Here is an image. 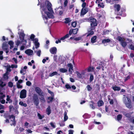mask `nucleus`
I'll list each match as a JSON object with an SVG mask.
<instances>
[{"label":"nucleus","mask_w":134,"mask_h":134,"mask_svg":"<svg viewBox=\"0 0 134 134\" xmlns=\"http://www.w3.org/2000/svg\"><path fill=\"white\" fill-rule=\"evenodd\" d=\"M31 84V83L29 81H28L26 82V85L28 86H30Z\"/></svg>","instance_id":"bf43d9fd"},{"label":"nucleus","mask_w":134,"mask_h":134,"mask_svg":"<svg viewBox=\"0 0 134 134\" xmlns=\"http://www.w3.org/2000/svg\"><path fill=\"white\" fill-rule=\"evenodd\" d=\"M25 52L26 54L29 55H31L32 54L33 51L32 50L29 49H27L25 51Z\"/></svg>","instance_id":"f8f14e48"},{"label":"nucleus","mask_w":134,"mask_h":134,"mask_svg":"<svg viewBox=\"0 0 134 134\" xmlns=\"http://www.w3.org/2000/svg\"><path fill=\"white\" fill-rule=\"evenodd\" d=\"M68 3V1L67 0H65L64 3V7H65L66 6Z\"/></svg>","instance_id":"4d7b16f0"},{"label":"nucleus","mask_w":134,"mask_h":134,"mask_svg":"<svg viewBox=\"0 0 134 134\" xmlns=\"http://www.w3.org/2000/svg\"><path fill=\"white\" fill-rule=\"evenodd\" d=\"M109 30H104L103 31V35H106V34H109Z\"/></svg>","instance_id":"72a5a7b5"},{"label":"nucleus","mask_w":134,"mask_h":134,"mask_svg":"<svg viewBox=\"0 0 134 134\" xmlns=\"http://www.w3.org/2000/svg\"><path fill=\"white\" fill-rule=\"evenodd\" d=\"M35 46V48H37L39 47L40 43L39 42L34 43Z\"/></svg>","instance_id":"8fccbe9b"},{"label":"nucleus","mask_w":134,"mask_h":134,"mask_svg":"<svg viewBox=\"0 0 134 134\" xmlns=\"http://www.w3.org/2000/svg\"><path fill=\"white\" fill-rule=\"evenodd\" d=\"M7 98L6 99V100L8 101V103L10 104L12 103V100L10 99V97L9 96V95H7Z\"/></svg>","instance_id":"4be33fe9"},{"label":"nucleus","mask_w":134,"mask_h":134,"mask_svg":"<svg viewBox=\"0 0 134 134\" xmlns=\"http://www.w3.org/2000/svg\"><path fill=\"white\" fill-rule=\"evenodd\" d=\"M32 100L34 104L36 106H37L39 103L38 97L37 94H34L32 97Z\"/></svg>","instance_id":"20e7f679"},{"label":"nucleus","mask_w":134,"mask_h":134,"mask_svg":"<svg viewBox=\"0 0 134 134\" xmlns=\"http://www.w3.org/2000/svg\"><path fill=\"white\" fill-rule=\"evenodd\" d=\"M8 85L10 88H12L13 87V83L11 82H9L8 83Z\"/></svg>","instance_id":"37998d69"},{"label":"nucleus","mask_w":134,"mask_h":134,"mask_svg":"<svg viewBox=\"0 0 134 134\" xmlns=\"http://www.w3.org/2000/svg\"><path fill=\"white\" fill-rule=\"evenodd\" d=\"M131 76L130 75H128L126 77H125V79H124V82H126L128 80H129Z\"/></svg>","instance_id":"f704fd0d"},{"label":"nucleus","mask_w":134,"mask_h":134,"mask_svg":"<svg viewBox=\"0 0 134 134\" xmlns=\"http://www.w3.org/2000/svg\"><path fill=\"white\" fill-rule=\"evenodd\" d=\"M65 87L67 89H70L71 88V86L68 84H66L65 85Z\"/></svg>","instance_id":"de8ad7c7"},{"label":"nucleus","mask_w":134,"mask_h":134,"mask_svg":"<svg viewBox=\"0 0 134 134\" xmlns=\"http://www.w3.org/2000/svg\"><path fill=\"white\" fill-rule=\"evenodd\" d=\"M111 41L108 38L107 39H104L102 41V43L104 44L105 43H109Z\"/></svg>","instance_id":"412c9836"},{"label":"nucleus","mask_w":134,"mask_h":134,"mask_svg":"<svg viewBox=\"0 0 134 134\" xmlns=\"http://www.w3.org/2000/svg\"><path fill=\"white\" fill-rule=\"evenodd\" d=\"M90 102L91 103L90 104V107L93 109H95V107L94 105V103L92 101H91Z\"/></svg>","instance_id":"393cba45"},{"label":"nucleus","mask_w":134,"mask_h":134,"mask_svg":"<svg viewBox=\"0 0 134 134\" xmlns=\"http://www.w3.org/2000/svg\"><path fill=\"white\" fill-rule=\"evenodd\" d=\"M69 37V35L68 34H66L64 36L61 37L60 38V40H64L66 38Z\"/></svg>","instance_id":"c756f323"},{"label":"nucleus","mask_w":134,"mask_h":134,"mask_svg":"<svg viewBox=\"0 0 134 134\" xmlns=\"http://www.w3.org/2000/svg\"><path fill=\"white\" fill-rule=\"evenodd\" d=\"M45 4L46 5L48 10L50 12L46 11V8H44V7H41L43 8L42 10L45 13L47 14V17L49 18L53 19L54 18V15L51 13L53 12V9L52 8V4L48 1H46L45 2Z\"/></svg>","instance_id":"f257e3e1"},{"label":"nucleus","mask_w":134,"mask_h":134,"mask_svg":"<svg viewBox=\"0 0 134 134\" xmlns=\"http://www.w3.org/2000/svg\"><path fill=\"white\" fill-rule=\"evenodd\" d=\"M7 118H8L9 119H10L12 118L13 119H15V116L13 115H9L7 116Z\"/></svg>","instance_id":"4c0bfd02"},{"label":"nucleus","mask_w":134,"mask_h":134,"mask_svg":"<svg viewBox=\"0 0 134 134\" xmlns=\"http://www.w3.org/2000/svg\"><path fill=\"white\" fill-rule=\"evenodd\" d=\"M0 83H0V87H1L2 88H3L6 85V84L5 83L3 84V82L1 80H0Z\"/></svg>","instance_id":"c85d7f7f"},{"label":"nucleus","mask_w":134,"mask_h":134,"mask_svg":"<svg viewBox=\"0 0 134 134\" xmlns=\"http://www.w3.org/2000/svg\"><path fill=\"white\" fill-rule=\"evenodd\" d=\"M48 92L50 94L51 96L54 97V93L52 92L50 90L48 89Z\"/></svg>","instance_id":"a19ab883"},{"label":"nucleus","mask_w":134,"mask_h":134,"mask_svg":"<svg viewBox=\"0 0 134 134\" xmlns=\"http://www.w3.org/2000/svg\"><path fill=\"white\" fill-rule=\"evenodd\" d=\"M116 39L120 42L121 45L123 48H124L126 47L127 45V43L123 38L120 36H118L117 38Z\"/></svg>","instance_id":"7ed1b4c3"},{"label":"nucleus","mask_w":134,"mask_h":134,"mask_svg":"<svg viewBox=\"0 0 134 134\" xmlns=\"http://www.w3.org/2000/svg\"><path fill=\"white\" fill-rule=\"evenodd\" d=\"M54 99V97H48L47 98V102L48 103L52 102Z\"/></svg>","instance_id":"9b49d317"},{"label":"nucleus","mask_w":134,"mask_h":134,"mask_svg":"<svg viewBox=\"0 0 134 134\" xmlns=\"http://www.w3.org/2000/svg\"><path fill=\"white\" fill-rule=\"evenodd\" d=\"M89 20L91 22V30H94L96 28L95 27L97 25L96 20L92 17H90L89 18Z\"/></svg>","instance_id":"f03ea898"},{"label":"nucleus","mask_w":134,"mask_h":134,"mask_svg":"<svg viewBox=\"0 0 134 134\" xmlns=\"http://www.w3.org/2000/svg\"><path fill=\"white\" fill-rule=\"evenodd\" d=\"M16 85L17 87L18 88H22V86L21 85H20L19 83H17Z\"/></svg>","instance_id":"603ef678"},{"label":"nucleus","mask_w":134,"mask_h":134,"mask_svg":"<svg viewBox=\"0 0 134 134\" xmlns=\"http://www.w3.org/2000/svg\"><path fill=\"white\" fill-rule=\"evenodd\" d=\"M35 90L39 96H44V92L42 91V90L39 87H36L35 88Z\"/></svg>","instance_id":"423d86ee"},{"label":"nucleus","mask_w":134,"mask_h":134,"mask_svg":"<svg viewBox=\"0 0 134 134\" xmlns=\"http://www.w3.org/2000/svg\"><path fill=\"white\" fill-rule=\"evenodd\" d=\"M41 98H40V99L41 100H42V101H43V102H46V100L45 99V98H44V96H41Z\"/></svg>","instance_id":"338daca9"},{"label":"nucleus","mask_w":134,"mask_h":134,"mask_svg":"<svg viewBox=\"0 0 134 134\" xmlns=\"http://www.w3.org/2000/svg\"><path fill=\"white\" fill-rule=\"evenodd\" d=\"M19 105H21L22 107H26L27 106L26 104L25 103H24L22 101H20L19 103Z\"/></svg>","instance_id":"bb28decb"},{"label":"nucleus","mask_w":134,"mask_h":134,"mask_svg":"<svg viewBox=\"0 0 134 134\" xmlns=\"http://www.w3.org/2000/svg\"><path fill=\"white\" fill-rule=\"evenodd\" d=\"M25 36V34L23 33H21L20 35V38L21 39H22L23 41L24 39V37Z\"/></svg>","instance_id":"5701e85b"},{"label":"nucleus","mask_w":134,"mask_h":134,"mask_svg":"<svg viewBox=\"0 0 134 134\" xmlns=\"http://www.w3.org/2000/svg\"><path fill=\"white\" fill-rule=\"evenodd\" d=\"M15 119H13V120H11V122H12L10 124L11 126L13 125L14 126H15L16 125V121L15 120Z\"/></svg>","instance_id":"a878e982"},{"label":"nucleus","mask_w":134,"mask_h":134,"mask_svg":"<svg viewBox=\"0 0 134 134\" xmlns=\"http://www.w3.org/2000/svg\"><path fill=\"white\" fill-rule=\"evenodd\" d=\"M41 51L39 50L37 52V55L39 57H40L41 55Z\"/></svg>","instance_id":"5fc2aeb1"},{"label":"nucleus","mask_w":134,"mask_h":134,"mask_svg":"<svg viewBox=\"0 0 134 134\" xmlns=\"http://www.w3.org/2000/svg\"><path fill=\"white\" fill-rule=\"evenodd\" d=\"M88 11V9L86 7L85 8H82L81 10L80 15H83L86 14Z\"/></svg>","instance_id":"6e6552de"},{"label":"nucleus","mask_w":134,"mask_h":134,"mask_svg":"<svg viewBox=\"0 0 134 134\" xmlns=\"http://www.w3.org/2000/svg\"><path fill=\"white\" fill-rule=\"evenodd\" d=\"M58 74V72L56 71H54L51 73H50L49 74V76L51 77H52L55 75H57Z\"/></svg>","instance_id":"7c9ffc66"},{"label":"nucleus","mask_w":134,"mask_h":134,"mask_svg":"<svg viewBox=\"0 0 134 134\" xmlns=\"http://www.w3.org/2000/svg\"><path fill=\"white\" fill-rule=\"evenodd\" d=\"M8 44L10 45V48L11 49L14 47L13 44H14V42L12 41H9L8 43Z\"/></svg>","instance_id":"b1692460"},{"label":"nucleus","mask_w":134,"mask_h":134,"mask_svg":"<svg viewBox=\"0 0 134 134\" xmlns=\"http://www.w3.org/2000/svg\"><path fill=\"white\" fill-rule=\"evenodd\" d=\"M9 74L8 72L6 71L5 73L3 76V78L4 80H7L9 79V76H8Z\"/></svg>","instance_id":"ddd939ff"},{"label":"nucleus","mask_w":134,"mask_h":134,"mask_svg":"<svg viewBox=\"0 0 134 134\" xmlns=\"http://www.w3.org/2000/svg\"><path fill=\"white\" fill-rule=\"evenodd\" d=\"M124 115L125 116L128 118H130L131 117V115L129 113H127L125 114H124Z\"/></svg>","instance_id":"79ce46f5"},{"label":"nucleus","mask_w":134,"mask_h":134,"mask_svg":"<svg viewBox=\"0 0 134 134\" xmlns=\"http://www.w3.org/2000/svg\"><path fill=\"white\" fill-rule=\"evenodd\" d=\"M65 21L64 23L65 24H68L70 22L71 20L69 18H66L65 19Z\"/></svg>","instance_id":"473e14b6"},{"label":"nucleus","mask_w":134,"mask_h":134,"mask_svg":"<svg viewBox=\"0 0 134 134\" xmlns=\"http://www.w3.org/2000/svg\"><path fill=\"white\" fill-rule=\"evenodd\" d=\"M76 74L78 77L79 78H81L82 77V76L81 74H80L78 71H77Z\"/></svg>","instance_id":"ea45409f"},{"label":"nucleus","mask_w":134,"mask_h":134,"mask_svg":"<svg viewBox=\"0 0 134 134\" xmlns=\"http://www.w3.org/2000/svg\"><path fill=\"white\" fill-rule=\"evenodd\" d=\"M112 89L115 91H119L121 88L120 87L116 86V85L112 87Z\"/></svg>","instance_id":"dca6fc26"},{"label":"nucleus","mask_w":134,"mask_h":134,"mask_svg":"<svg viewBox=\"0 0 134 134\" xmlns=\"http://www.w3.org/2000/svg\"><path fill=\"white\" fill-rule=\"evenodd\" d=\"M11 67L12 68H16L17 67V65H16L12 64L11 65Z\"/></svg>","instance_id":"0e129e2a"},{"label":"nucleus","mask_w":134,"mask_h":134,"mask_svg":"<svg viewBox=\"0 0 134 134\" xmlns=\"http://www.w3.org/2000/svg\"><path fill=\"white\" fill-rule=\"evenodd\" d=\"M81 37H79L75 38L74 40L76 41H79L81 39Z\"/></svg>","instance_id":"680f3d73"},{"label":"nucleus","mask_w":134,"mask_h":134,"mask_svg":"<svg viewBox=\"0 0 134 134\" xmlns=\"http://www.w3.org/2000/svg\"><path fill=\"white\" fill-rule=\"evenodd\" d=\"M26 96V91L25 89L22 90L20 92V98L21 99L24 98Z\"/></svg>","instance_id":"0eeeda50"},{"label":"nucleus","mask_w":134,"mask_h":134,"mask_svg":"<svg viewBox=\"0 0 134 134\" xmlns=\"http://www.w3.org/2000/svg\"><path fill=\"white\" fill-rule=\"evenodd\" d=\"M86 5V3L85 2H84L82 5V8H85V7Z\"/></svg>","instance_id":"e2e57ef3"},{"label":"nucleus","mask_w":134,"mask_h":134,"mask_svg":"<svg viewBox=\"0 0 134 134\" xmlns=\"http://www.w3.org/2000/svg\"><path fill=\"white\" fill-rule=\"evenodd\" d=\"M130 48L131 50L134 51V46L132 44L130 45Z\"/></svg>","instance_id":"13d9d810"},{"label":"nucleus","mask_w":134,"mask_h":134,"mask_svg":"<svg viewBox=\"0 0 134 134\" xmlns=\"http://www.w3.org/2000/svg\"><path fill=\"white\" fill-rule=\"evenodd\" d=\"M49 51L51 54H55L56 53L57 49L55 47H52L50 49Z\"/></svg>","instance_id":"1a4fd4ad"},{"label":"nucleus","mask_w":134,"mask_h":134,"mask_svg":"<svg viewBox=\"0 0 134 134\" xmlns=\"http://www.w3.org/2000/svg\"><path fill=\"white\" fill-rule=\"evenodd\" d=\"M35 37V35L34 34H32L30 37V38L32 40H34V39Z\"/></svg>","instance_id":"09e8293b"},{"label":"nucleus","mask_w":134,"mask_h":134,"mask_svg":"<svg viewBox=\"0 0 134 134\" xmlns=\"http://www.w3.org/2000/svg\"><path fill=\"white\" fill-rule=\"evenodd\" d=\"M67 66L69 67V71L72 74V71H71V70H74L73 66L72 64L71 63H69L68 64Z\"/></svg>","instance_id":"4468645a"},{"label":"nucleus","mask_w":134,"mask_h":134,"mask_svg":"<svg viewBox=\"0 0 134 134\" xmlns=\"http://www.w3.org/2000/svg\"><path fill=\"white\" fill-rule=\"evenodd\" d=\"M74 131L72 130H69L68 134H73Z\"/></svg>","instance_id":"052dcab7"},{"label":"nucleus","mask_w":134,"mask_h":134,"mask_svg":"<svg viewBox=\"0 0 134 134\" xmlns=\"http://www.w3.org/2000/svg\"><path fill=\"white\" fill-rule=\"evenodd\" d=\"M77 25V22L76 21H74L72 22L71 23L72 26L74 27H76Z\"/></svg>","instance_id":"49530a36"},{"label":"nucleus","mask_w":134,"mask_h":134,"mask_svg":"<svg viewBox=\"0 0 134 134\" xmlns=\"http://www.w3.org/2000/svg\"><path fill=\"white\" fill-rule=\"evenodd\" d=\"M88 20H89V18L88 19L86 18L83 19L81 20L83 22L88 21Z\"/></svg>","instance_id":"864d4df0"},{"label":"nucleus","mask_w":134,"mask_h":134,"mask_svg":"<svg viewBox=\"0 0 134 134\" xmlns=\"http://www.w3.org/2000/svg\"><path fill=\"white\" fill-rule=\"evenodd\" d=\"M37 115L40 119H42L43 117L42 116L40 113H38L37 114Z\"/></svg>","instance_id":"6e6d98bb"},{"label":"nucleus","mask_w":134,"mask_h":134,"mask_svg":"<svg viewBox=\"0 0 134 134\" xmlns=\"http://www.w3.org/2000/svg\"><path fill=\"white\" fill-rule=\"evenodd\" d=\"M96 36H95L92 37L91 39V42L92 43H94L96 42Z\"/></svg>","instance_id":"f3484780"},{"label":"nucleus","mask_w":134,"mask_h":134,"mask_svg":"<svg viewBox=\"0 0 134 134\" xmlns=\"http://www.w3.org/2000/svg\"><path fill=\"white\" fill-rule=\"evenodd\" d=\"M87 70V72H92V70L91 69V66H89L88 67L87 69H85V70Z\"/></svg>","instance_id":"c9c22d12"},{"label":"nucleus","mask_w":134,"mask_h":134,"mask_svg":"<svg viewBox=\"0 0 134 134\" xmlns=\"http://www.w3.org/2000/svg\"><path fill=\"white\" fill-rule=\"evenodd\" d=\"M86 87L87 88V91H91L92 89V87L90 85H88Z\"/></svg>","instance_id":"58836bf2"},{"label":"nucleus","mask_w":134,"mask_h":134,"mask_svg":"<svg viewBox=\"0 0 134 134\" xmlns=\"http://www.w3.org/2000/svg\"><path fill=\"white\" fill-rule=\"evenodd\" d=\"M94 79L93 75L92 74H91L90 77V81L91 82Z\"/></svg>","instance_id":"c03bdc74"},{"label":"nucleus","mask_w":134,"mask_h":134,"mask_svg":"<svg viewBox=\"0 0 134 134\" xmlns=\"http://www.w3.org/2000/svg\"><path fill=\"white\" fill-rule=\"evenodd\" d=\"M59 71L62 73H65L67 71V70L64 68H60L59 69Z\"/></svg>","instance_id":"2f4dec72"},{"label":"nucleus","mask_w":134,"mask_h":134,"mask_svg":"<svg viewBox=\"0 0 134 134\" xmlns=\"http://www.w3.org/2000/svg\"><path fill=\"white\" fill-rule=\"evenodd\" d=\"M96 86L97 90H99L100 89L99 85L98 84H96Z\"/></svg>","instance_id":"69168bd1"},{"label":"nucleus","mask_w":134,"mask_h":134,"mask_svg":"<svg viewBox=\"0 0 134 134\" xmlns=\"http://www.w3.org/2000/svg\"><path fill=\"white\" fill-rule=\"evenodd\" d=\"M67 110H65L64 113V121H66L68 119V117L67 115Z\"/></svg>","instance_id":"6ab92c4d"},{"label":"nucleus","mask_w":134,"mask_h":134,"mask_svg":"<svg viewBox=\"0 0 134 134\" xmlns=\"http://www.w3.org/2000/svg\"><path fill=\"white\" fill-rule=\"evenodd\" d=\"M114 8L115 11L119 12L120 10L121 7L120 5L119 4H115L114 5Z\"/></svg>","instance_id":"9d476101"},{"label":"nucleus","mask_w":134,"mask_h":134,"mask_svg":"<svg viewBox=\"0 0 134 134\" xmlns=\"http://www.w3.org/2000/svg\"><path fill=\"white\" fill-rule=\"evenodd\" d=\"M122 117V116L121 114H119L117 116V119L118 121L121 120Z\"/></svg>","instance_id":"cd10ccee"},{"label":"nucleus","mask_w":134,"mask_h":134,"mask_svg":"<svg viewBox=\"0 0 134 134\" xmlns=\"http://www.w3.org/2000/svg\"><path fill=\"white\" fill-rule=\"evenodd\" d=\"M73 31V33L74 34H76L77 33V32L78 31V28H76L73 29H72Z\"/></svg>","instance_id":"e433bc0d"},{"label":"nucleus","mask_w":134,"mask_h":134,"mask_svg":"<svg viewBox=\"0 0 134 134\" xmlns=\"http://www.w3.org/2000/svg\"><path fill=\"white\" fill-rule=\"evenodd\" d=\"M108 99L109 101V100H110V101H109V103L110 104H113L114 103V102L113 99H110L109 98H108Z\"/></svg>","instance_id":"3c124183"},{"label":"nucleus","mask_w":134,"mask_h":134,"mask_svg":"<svg viewBox=\"0 0 134 134\" xmlns=\"http://www.w3.org/2000/svg\"><path fill=\"white\" fill-rule=\"evenodd\" d=\"M99 3L98 4V5L99 7H102V8H104V4L103 3Z\"/></svg>","instance_id":"a18cd8bd"},{"label":"nucleus","mask_w":134,"mask_h":134,"mask_svg":"<svg viewBox=\"0 0 134 134\" xmlns=\"http://www.w3.org/2000/svg\"><path fill=\"white\" fill-rule=\"evenodd\" d=\"M46 111L47 113V114L49 115L51 113V107L49 105H48V108L46 109Z\"/></svg>","instance_id":"aec40b11"},{"label":"nucleus","mask_w":134,"mask_h":134,"mask_svg":"<svg viewBox=\"0 0 134 134\" xmlns=\"http://www.w3.org/2000/svg\"><path fill=\"white\" fill-rule=\"evenodd\" d=\"M12 59L14 61L15 64H16L18 63V61L14 57H13Z\"/></svg>","instance_id":"774afa93"},{"label":"nucleus","mask_w":134,"mask_h":134,"mask_svg":"<svg viewBox=\"0 0 134 134\" xmlns=\"http://www.w3.org/2000/svg\"><path fill=\"white\" fill-rule=\"evenodd\" d=\"M93 30H91V28L90 30L88 31V32L86 34H87V37L91 36L94 34V32Z\"/></svg>","instance_id":"2eb2a0df"},{"label":"nucleus","mask_w":134,"mask_h":134,"mask_svg":"<svg viewBox=\"0 0 134 134\" xmlns=\"http://www.w3.org/2000/svg\"><path fill=\"white\" fill-rule=\"evenodd\" d=\"M126 98H127L128 102L124 101V103L126 107L129 109H131L132 107L131 100L129 97H126Z\"/></svg>","instance_id":"39448f33"},{"label":"nucleus","mask_w":134,"mask_h":134,"mask_svg":"<svg viewBox=\"0 0 134 134\" xmlns=\"http://www.w3.org/2000/svg\"><path fill=\"white\" fill-rule=\"evenodd\" d=\"M97 104L98 107H100L104 104V103L102 100H99L97 102Z\"/></svg>","instance_id":"a211bd4d"}]
</instances>
